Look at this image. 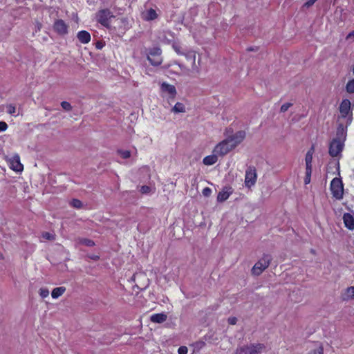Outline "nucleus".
<instances>
[{
  "mask_svg": "<svg viewBox=\"0 0 354 354\" xmlns=\"http://www.w3.org/2000/svg\"><path fill=\"white\" fill-rule=\"evenodd\" d=\"M343 221L345 227L349 230H354V216L350 213H345L343 215Z\"/></svg>",
  "mask_w": 354,
  "mask_h": 354,
  "instance_id": "nucleus-14",
  "label": "nucleus"
},
{
  "mask_svg": "<svg viewBox=\"0 0 354 354\" xmlns=\"http://www.w3.org/2000/svg\"><path fill=\"white\" fill-rule=\"evenodd\" d=\"M71 205L73 207H75V208H77V209H80V208H81L82 207V203L79 199H73L71 201Z\"/></svg>",
  "mask_w": 354,
  "mask_h": 354,
  "instance_id": "nucleus-26",
  "label": "nucleus"
},
{
  "mask_svg": "<svg viewBox=\"0 0 354 354\" xmlns=\"http://www.w3.org/2000/svg\"><path fill=\"white\" fill-rule=\"evenodd\" d=\"M353 73H354V66H353Z\"/></svg>",
  "mask_w": 354,
  "mask_h": 354,
  "instance_id": "nucleus-52",
  "label": "nucleus"
},
{
  "mask_svg": "<svg viewBox=\"0 0 354 354\" xmlns=\"http://www.w3.org/2000/svg\"><path fill=\"white\" fill-rule=\"evenodd\" d=\"M324 348L322 346L318 345L313 350H310L307 354H323Z\"/></svg>",
  "mask_w": 354,
  "mask_h": 354,
  "instance_id": "nucleus-25",
  "label": "nucleus"
},
{
  "mask_svg": "<svg viewBox=\"0 0 354 354\" xmlns=\"http://www.w3.org/2000/svg\"><path fill=\"white\" fill-rule=\"evenodd\" d=\"M7 112L9 114L14 115L16 112V106L14 104H8L7 106Z\"/></svg>",
  "mask_w": 354,
  "mask_h": 354,
  "instance_id": "nucleus-31",
  "label": "nucleus"
},
{
  "mask_svg": "<svg viewBox=\"0 0 354 354\" xmlns=\"http://www.w3.org/2000/svg\"><path fill=\"white\" fill-rule=\"evenodd\" d=\"M227 322L230 325H235L237 322V318L235 317H230L228 318Z\"/></svg>",
  "mask_w": 354,
  "mask_h": 354,
  "instance_id": "nucleus-39",
  "label": "nucleus"
},
{
  "mask_svg": "<svg viewBox=\"0 0 354 354\" xmlns=\"http://www.w3.org/2000/svg\"><path fill=\"white\" fill-rule=\"evenodd\" d=\"M244 131H234L232 128H227L223 139V154L227 153L235 149L245 138Z\"/></svg>",
  "mask_w": 354,
  "mask_h": 354,
  "instance_id": "nucleus-1",
  "label": "nucleus"
},
{
  "mask_svg": "<svg viewBox=\"0 0 354 354\" xmlns=\"http://www.w3.org/2000/svg\"><path fill=\"white\" fill-rule=\"evenodd\" d=\"M344 143L342 140L333 139L329 146V154L332 157H337L341 155Z\"/></svg>",
  "mask_w": 354,
  "mask_h": 354,
  "instance_id": "nucleus-8",
  "label": "nucleus"
},
{
  "mask_svg": "<svg viewBox=\"0 0 354 354\" xmlns=\"http://www.w3.org/2000/svg\"><path fill=\"white\" fill-rule=\"evenodd\" d=\"M233 189L230 187H225L223 189V201L227 199L230 195L232 193Z\"/></svg>",
  "mask_w": 354,
  "mask_h": 354,
  "instance_id": "nucleus-24",
  "label": "nucleus"
},
{
  "mask_svg": "<svg viewBox=\"0 0 354 354\" xmlns=\"http://www.w3.org/2000/svg\"><path fill=\"white\" fill-rule=\"evenodd\" d=\"M137 276H138V274H134L133 275V277H131L132 281H135V279H136V277Z\"/></svg>",
  "mask_w": 354,
  "mask_h": 354,
  "instance_id": "nucleus-47",
  "label": "nucleus"
},
{
  "mask_svg": "<svg viewBox=\"0 0 354 354\" xmlns=\"http://www.w3.org/2000/svg\"><path fill=\"white\" fill-rule=\"evenodd\" d=\"M351 102L347 100H343L339 106L340 117L339 120L345 121L346 124H350L352 121V113L351 112Z\"/></svg>",
  "mask_w": 354,
  "mask_h": 354,
  "instance_id": "nucleus-3",
  "label": "nucleus"
},
{
  "mask_svg": "<svg viewBox=\"0 0 354 354\" xmlns=\"http://www.w3.org/2000/svg\"><path fill=\"white\" fill-rule=\"evenodd\" d=\"M263 344H252L242 346L236 350V354H259L265 350Z\"/></svg>",
  "mask_w": 354,
  "mask_h": 354,
  "instance_id": "nucleus-6",
  "label": "nucleus"
},
{
  "mask_svg": "<svg viewBox=\"0 0 354 354\" xmlns=\"http://www.w3.org/2000/svg\"><path fill=\"white\" fill-rule=\"evenodd\" d=\"M292 106V104L290 102H287L281 105L280 111L284 113L288 110V109Z\"/></svg>",
  "mask_w": 354,
  "mask_h": 354,
  "instance_id": "nucleus-33",
  "label": "nucleus"
},
{
  "mask_svg": "<svg viewBox=\"0 0 354 354\" xmlns=\"http://www.w3.org/2000/svg\"><path fill=\"white\" fill-rule=\"evenodd\" d=\"M313 155V149H311L306 153V158H305L306 166H312Z\"/></svg>",
  "mask_w": 354,
  "mask_h": 354,
  "instance_id": "nucleus-23",
  "label": "nucleus"
},
{
  "mask_svg": "<svg viewBox=\"0 0 354 354\" xmlns=\"http://www.w3.org/2000/svg\"><path fill=\"white\" fill-rule=\"evenodd\" d=\"M219 149H221V142H218L216 146V150L218 151Z\"/></svg>",
  "mask_w": 354,
  "mask_h": 354,
  "instance_id": "nucleus-46",
  "label": "nucleus"
},
{
  "mask_svg": "<svg viewBox=\"0 0 354 354\" xmlns=\"http://www.w3.org/2000/svg\"><path fill=\"white\" fill-rule=\"evenodd\" d=\"M0 259H3V254L0 252Z\"/></svg>",
  "mask_w": 354,
  "mask_h": 354,
  "instance_id": "nucleus-48",
  "label": "nucleus"
},
{
  "mask_svg": "<svg viewBox=\"0 0 354 354\" xmlns=\"http://www.w3.org/2000/svg\"><path fill=\"white\" fill-rule=\"evenodd\" d=\"M78 40L84 44H88L91 41V35L86 30H81L77 35Z\"/></svg>",
  "mask_w": 354,
  "mask_h": 354,
  "instance_id": "nucleus-16",
  "label": "nucleus"
},
{
  "mask_svg": "<svg viewBox=\"0 0 354 354\" xmlns=\"http://www.w3.org/2000/svg\"><path fill=\"white\" fill-rule=\"evenodd\" d=\"M174 50H175L176 52H178L177 48H176V47H175L174 46Z\"/></svg>",
  "mask_w": 354,
  "mask_h": 354,
  "instance_id": "nucleus-49",
  "label": "nucleus"
},
{
  "mask_svg": "<svg viewBox=\"0 0 354 354\" xmlns=\"http://www.w3.org/2000/svg\"><path fill=\"white\" fill-rule=\"evenodd\" d=\"M228 176L229 180H233L236 177V172L233 170H230L228 174Z\"/></svg>",
  "mask_w": 354,
  "mask_h": 354,
  "instance_id": "nucleus-41",
  "label": "nucleus"
},
{
  "mask_svg": "<svg viewBox=\"0 0 354 354\" xmlns=\"http://www.w3.org/2000/svg\"><path fill=\"white\" fill-rule=\"evenodd\" d=\"M111 10L108 8L101 9L96 13L95 19L97 23L102 26L109 28L111 24V19L113 18Z\"/></svg>",
  "mask_w": 354,
  "mask_h": 354,
  "instance_id": "nucleus-5",
  "label": "nucleus"
},
{
  "mask_svg": "<svg viewBox=\"0 0 354 354\" xmlns=\"http://www.w3.org/2000/svg\"><path fill=\"white\" fill-rule=\"evenodd\" d=\"M330 189L333 196L337 200H342L344 196V185L339 178H334L330 182Z\"/></svg>",
  "mask_w": 354,
  "mask_h": 354,
  "instance_id": "nucleus-4",
  "label": "nucleus"
},
{
  "mask_svg": "<svg viewBox=\"0 0 354 354\" xmlns=\"http://www.w3.org/2000/svg\"><path fill=\"white\" fill-rule=\"evenodd\" d=\"M100 44H98V45L97 46V48H100Z\"/></svg>",
  "mask_w": 354,
  "mask_h": 354,
  "instance_id": "nucleus-51",
  "label": "nucleus"
},
{
  "mask_svg": "<svg viewBox=\"0 0 354 354\" xmlns=\"http://www.w3.org/2000/svg\"><path fill=\"white\" fill-rule=\"evenodd\" d=\"M162 50L159 47H153L149 49L147 59L153 66H157L162 64Z\"/></svg>",
  "mask_w": 354,
  "mask_h": 354,
  "instance_id": "nucleus-7",
  "label": "nucleus"
},
{
  "mask_svg": "<svg viewBox=\"0 0 354 354\" xmlns=\"http://www.w3.org/2000/svg\"><path fill=\"white\" fill-rule=\"evenodd\" d=\"M202 193L205 196H209L212 194V189L209 187H205Z\"/></svg>",
  "mask_w": 354,
  "mask_h": 354,
  "instance_id": "nucleus-37",
  "label": "nucleus"
},
{
  "mask_svg": "<svg viewBox=\"0 0 354 354\" xmlns=\"http://www.w3.org/2000/svg\"><path fill=\"white\" fill-rule=\"evenodd\" d=\"M160 91L163 96H167L168 100H174L177 94L176 87L167 82H163L160 85Z\"/></svg>",
  "mask_w": 354,
  "mask_h": 354,
  "instance_id": "nucleus-10",
  "label": "nucleus"
},
{
  "mask_svg": "<svg viewBox=\"0 0 354 354\" xmlns=\"http://www.w3.org/2000/svg\"><path fill=\"white\" fill-rule=\"evenodd\" d=\"M42 237L46 240H50V241H52V240H54L55 239V235L50 233V232H44L42 234Z\"/></svg>",
  "mask_w": 354,
  "mask_h": 354,
  "instance_id": "nucleus-32",
  "label": "nucleus"
},
{
  "mask_svg": "<svg viewBox=\"0 0 354 354\" xmlns=\"http://www.w3.org/2000/svg\"><path fill=\"white\" fill-rule=\"evenodd\" d=\"M77 241L79 244L84 245L88 247H93L95 245L93 240L86 238H79Z\"/></svg>",
  "mask_w": 354,
  "mask_h": 354,
  "instance_id": "nucleus-21",
  "label": "nucleus"
},
{
  "mask_svg": "<svg viewBox=\"0 0 354 354\" xmlns=\"http://www.w3.org/2000/svg\"><path fill=\"white\" fill-rule=\"evenodd\" d=\"M8 129V124L6 122H0V132L5 131Z\"/></svg>",
  "mask_w": 354,
  "mask_h": 354,
  "instance_id": "nucleus-38",
  "label": "nucleus"
},
{
  "mask_svg": "<svg viewBox=\"0 0 354 354\" xmlns=\"http://www.w3.org/2000/svg\"><path fill=\"white\" fill-rule=\"evenodd\" d=\"M53 30L59 35L68 34V26L62 19H57L53 24Z\"/></svg>",
  "mask_w": 354,
  "mask_h": 354,
  "instance_id": "nucleus-11",
  "label": "nucleus"
},
{
  "mask_svg": "<svg viewBox=\"0 0 354 354\" xmlns=\"http://www.w3.org/2000/svg\"><path fill=\"white\" fill-rule=\"evenodd\" d=\"M205 342H203V341H198V342H196L194 344V346L200 349V348H202L204 346H205Z\"/></svg>",
  "mask_w": 354,
  "mask_h": 354,
  "instance_id": "nucleus-40",
  "label": "nucleus"
},
{
  "mask_svg": "<svg viewBox=\"0 0 354 354\" xmlns=\"http://www.w3.org/2000/svg\"><path fill=\"white\" fill-rule=\"evenodd\" d=\"M257 170L254 167H249L245 176V185L247 187L250 188L254 186L257 182Z\"/></svg>",
  "mask_w": 354,
  "mask_h": 354,
  "instance_id": "nucleus-9",
  "label": "nucleus"
},
{
  "mask_svg": "<svg viewBox=\"0 0 354 354\" xmlns=\"http://www.w3.org/2000/svg\"><path fill=\"white\" fill-rule=\"evenodd\" d=\"M61 106L66 111H71L72 109L71 104L66 101L62 102Z\"/></svg>",
  "mask_w": 354,
  "mask_h": 354,
  "instance_id": "nucleus-34",
  "label": "nucleus"
},
{
  "mask_svg": "<svg viewBox=\"0 0 354 354\" xmlns=\"http://www.w3.org/2000/svg\"><path fill=\"white\" fill-rule=\"evenodd\" d=\"M217 201L218 202L221 201V192H218L217 194Z\"/></svg>",
  "mask_w": 354,
  "mask_h": 354,
  "instance_id": "nucleus-45",
  "label": "nucleus"
},
{
  "mask_svg": "<svg viewBox=\"0 0 354 354\" xmlns=\"http://www.w3.org/2000/svg\"><path fill=\"white\" fill-rule=\"evenodd\" d=\"M217 160L218 158L216 155H209L203 158V162L205 165H212L217 161Z\"/></svg>",
  "mask_w": 354,
  "mask_h": 354,
  "instance_id": "nucleus-20",
  "label": "nucleus"
},
{
  "mask_svg": "<svg viewBox=\"0 0 354 354\" xmlns=\"http://www.w3.org/2000/svg\"><path fill=\"white\" fill-rule=\"evenodd\" d=\"M140 192L142 194H148L151 192V187L148 185H142L140 189Z\"/></svg>",
  "mask_w": 354,
  "mask_h": 354,
  "instance_id": "nucleus-35",
  "label": "nucleus"
},
{
  "mask_svg": "<svg viewBox=\"0 0 354 354\" xmlns=\"http://www.w3.org/2000/svg\"><path fill=\"white\" fill-rule=\"evenodd\" d=\"M66 291V288L64 286H60L57 288H55L51 292V296L53 299H57L59 297L62 296Z\"/></svg>",
  "mask_w": 354,
  "mask_h": 354,
  "instance_id": "nucleus-18",
  "label": "nucleus"
},
{
  "mask_svg": "<svg viewBox=\"0 0 354 354\" xmlns=\"http://www.w3.org/2000/svg\"><path fill=\"white\" fill-rule=\"evenodd\" d=\"M118 153L124 159H127L131 156V152L128 150H120L118 151Z\"/></svg>",
  "mask_w": 354,
  "mask_h": 354,
  "instance_id": "nucleus-27",
  "label": "nucleus"
},
{
  "mask_svg": "<svg viewBox=\"0 0 354 354\" xmlns=\"http://www.w3.org/2000/svg\"><path fill=\"white\" fill-rule=\"evenodd\" d=\"M351 38H354V30L352 32H351L346 37L347 39Z\"/></svg>",
  "mask_w": 354,
  "mask_h": 354,
  "instance_id": "nucleus-43",
  "label": "nucleus"
},
{
  "mask_svg": "<svg viewBox=\"0 0 354 354\" xmlns=\"http://www.w3.org/2000/svg\"><path fill=\"white\" fill-rule=\"evenodd\" d=\"M100 44H98V45L97 46V48H100Z\"/></svg>",
  "mask_w": 354,
  "mask_h": 354,
  "instance_id": "nucleus-50",
  "label": "nucleus"
},
{
  "mask_svg": "<svg viewBox=\"0 0 354 354\" xmlns=\"http://www.w3.org/2000/svg\"><path fill=\"white\" fill-rule=\"evenodd\" d=\"M342 297L344 300H350L354 299V286L347 288L344 292Z\"/></svg>",
  "mask_w": 354,
  "mask_h": 354,
  "instance_id": "nucleus-19",
  "label": "nucleus"
},
{
  "mask_svg": "<svg viewBox=\"0 0 354 354\" xmlns=\"http://www.w3.org/2000/svg\"><path fill=\"white\" fill-rule=\"evenodd\" d=\"M174 113H184L185 112V105L181 102H177L171 109Z\"/></svg>",
  "mask_w": 354,
  "mask_h": 354,
  "instance_id": "nucleus-22",
  "label": "nucleus"
},
{
  "mask_svg": "<svg viewBox=\"0 0 354 354\" xmlns=\"http://www.w3.org/2000/svg\"><path fill=\"white\" fill-rule=\"evenodd\" d=\"M310 181V176H306V178L304 179L305 184H308Z\"/></svg>",
  "mask_w": 354,
  "mask_h": 354,
  "instance_id": "nucleus-44",
  "label": "nucleus"
},
{
  "mask_svg": "<svg viewBox=\"0 0 354 354\" xmlns=\"http://www.w3.org/2000/svg\"><path fill=\"white\" fill-rule=\"evenodd\" d=\"M39 295L42 298H46L49 295V290L46 288H41L39 290Z\"/></svg>",
  "mask_w": 354,
  "mask_h": 354,
  "instance_id": "nucleus-30",
  "label": "nucleus"
},
{
  "mask_svg": "<svg viewBox=\"0 0 354 354\" xmlns=\"http://www.w3.org/2000/svg\"><path fill=\"white\" fill-rule=\"evenodd\" d=\"M317 0H308L302 6L303 9H308L313 6Z\"/></svg>",
  "mask_w": 354,
  "mask_h": 354,
  "instance_id": "nucleus-29",
  "label": "nucleus"
},
{
  "mask_svg": "<svg viewBox=\"0 0 354 354\" xmlns=\"http://www.w3.org/2000/svg\"><path fill=\"white\" fill-rule=\"evenodd\" d=\"M346 90L348 93H354V80H350L347 83Z\"/></svg>",
  "mask_w": 354,
  "mask_h": 354,
  "instance_id": "nucleus-28",
  "label": "nucleus"
},
{
  "mask_svg": "<svg viewBox=\"0 0 354 354\" xmlns=\"http://www.w3.org/2000/svg\"><path fill=\"white\" fill-rule=\"evenodd\" d=\"M339 124L337 129L336 138L334 139L342 140L344 142L346 139V128L348 124L345 123V121L339 120Z\"/></svg>",
  "mask_w": 354,
  "mask_h": 354,
  "instance_id": "nucleus-13",
  "label": "nucleus"
},
{
  "mask_svg": "<svg viewBox=\"0 0 354 354\" xmlns=\"http://www.w3.org/2000/svg\"><path fill=\"white\" fill-rule=\"evenodd\" d=\"M272 257L269 254H263L261 258L254 265L251 273L254 276H259L270 264Z\"/></svg>",
  "mask_w": 354,
  "mask_h": 354,
  "instance_id": "nucleus-2",
  "label": "nucleus"
},
{
  "mask_svg": "<svg viewBox=\"0 0 354 354\" xmlns=\"http://www.w3.org/2000/svg\"><path fill=\"white\" fill-rule=\"evenodd\" d=\"M187 348L185 346H181L178 349V354H187Z\"/></svg>",
  "mask_w": 354,
  "mask_h": 354,
  "instance_id": "nucleus-36",
  "label": "nucleus"
},
{
  "mask_svg": "<svg viewBox=\"0 0 354 354\" xmlns=\"http://www.w3.org/2000/svg\"><path fill=\"white\" fill-rule=\"evenodd\" d=\"M158 17V15L157 14L156 11L153 8L147 10L145 12L142 14V19L147 21L156 19Z\"/></svg>",
  "mask_w": 354,
  "mask_h": 354,
  "instance_id": "nucleus-15",
  "label": "nucleus"
},
{
  "mask_svg": "<svg viewBox=\"0 0 354 354\" xmlns=\"http://www.w3.org/2000/svg\"><path fill=\"white\" fill-rule=\"evenodd\" d=\"M9 167L12 170L17 172L23 171L24 165L21 163L19 155L15 154L9 159Z\"/></svg>",
  "mask_w": 354,
  "mask_h": 354,
  "instance_id": "nucleus-12",
  "label": "nucleus"
},
{
  "mask_svg": "<svg viewBox=\"0 0 354 354\" xmlns=\"http://www.w3.org/2000/svg\"><path fill=\"white\" fill-rule=\"evenodd\" d=\"M167 319V316L165 313L153 314L150 317V320L151 322L157 324H162L164 322H165Z\"/></svg>",
  "mask_w": 354,
  "mask_h": 354,
  "instance_id": "nucleus-17",
  "label": "nucleus"
},
{
  "mask_svg": "<svg viewBox=\"0 0 354 354\" xmlns=\"http://www.w3.org/2000/svg\"><path fill=\"white\" fill-rule=\"evenodd\" d=\"M312 173V166H306V175L310 176Z\"/></svg>",
  "mask_w": 354,
  "mask_h": 354,
  "instance_id": "nucleus-42",
  "label": "nucleus"
}]
</instances>
